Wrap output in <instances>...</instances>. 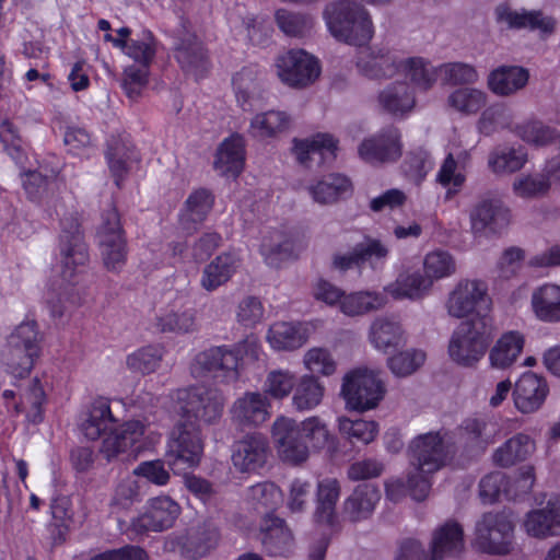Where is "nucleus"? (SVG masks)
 <instances>
[{
  "mask_svg": "<svg viewBox=\"0 0 560 560\" xmlns=\"http://www.w3.org/2000/svg\"><path fill=\"white\" fill-rule=\"evenodd\" d=\"M117 424L118 419L112 411L110 400L97 397L89 406L80 428L91 441L105 436L100 453L107 462L136 459L142 448L144 424L139 420L128 421L120 428Z\"/></svg>",
  "mask_w": 560,
  "mask_h": 560,
  "instance_id": "nucleus-1",
  "label": "nucleus"
},
{
  "mask_svg": "<svg viewBox=\"0 0 560 560\" xmlns=\"http://www.w3.org/2000/svg\"><path fill=\"white\" fill-rule=\"evenodd\" d=\"M272 438L280 458L289 464L299 465L310 455L307 441L314 450L324 448L329 442L326 423L316 416L298 422L292 418L280 417L272 425Z\"/></svg>",
  "mask_w": 560,
  "mask_h": 560,
  "instance_id": "nucleus-2",
  "label": "nucleus"
},
{
  "mask_svg": "<svg viewBox=\"0 0 560 560\" xmlns=\"http://www.w3.org/2000/svg\"><path fill=\"white\" fill-rule=\"evenodd\" d=\"M324 16L330 34L349 45L363 46L374 35L369 11L357 1L341 0L326 7Z\"/></svg>",
  "mask_w": 560,
  "mask_h": 560,
  "instance_id": "nucleus-3",
  "label": "nucleus"
},
{
  "mask_svg": "<svg viewBox=\"0 0 560 560\" xmlns=\"http://www.w3.org/2000/svg\"><path fill=\"white\" fill-rule=\"evenodd\" d=\"M203 438L200 424L179 420L172 429L166 451V462L173 471L194 468L203 455Z\"/></svg>",
  "mask_w": 560,
  "mask_h": 560,
  "instance_id": "nucleus-4",
  "label": "nucleus"
},
{
  "mask_svg": "<svg viewBox=\"0 0 560 560\" xmlns=\"http://www.w3.org/2000/svg\"><path fill=\"white\" fill-rule=\"evenodd\" d=\"M96 235L104 268L109 272H120L127 262L128 243L120 215L113 203L103 210Z\"/></svg>",
  "mask_w": 560,
  "mask_h": 560,
  "instance_id": "nucleus-5",
  "label": "nucleus"
},
{
  "mask_svg": "<svg viewBox=\"0 0 560 560\" xmlns=\"http://www.w3.org/2000/svg\"><path fill=\"white\" fill-rule=\"evenodd\" d=\"M177 399L180 420L184 422L213 424L223 415L225 398L215 388L192 386L180 389Z\"/></svg>",
  "mask_w": 560,
  "mask_h": 560,
  "instance_id": "nucleus-6",
  "label": "nucleus"
},
{
  "mask_svg": "<svg viewBox=\"0 0 560 560\" xmlns=\"http://www.w3.org/2000/svg\"><path fill=\"white\" fill-rule=\"evenodd\" d=\"M89 259V248L79 220L72 215L63 218L59 237V265L63 281L74 284Z\"/></svg>",
  "mask_w": 560,
  "mask_h": 560,
  "instance_id": "nucleus-7",
  "label": "nucleus"
},
{
  "mask_svg": "<svg viewBox=\"0 0 560 560\" xmlns=\"http://www.w3.org/2000/svg\"><path fill=\"white\" fill-rule=\"evenodd\" d=\"M492 332V320L463 322L453 331L448 353L453 361L469 366L485 354Z\"/></svg>",
  "mask_w": 560,
  "mask_h": 560,
  "instance_id": "nucleus-8",
  "label": "nucleus"
},
{
  "mask_svg": "<svg viewBox=\"0 0 560 560\" xmlns=\"http://www.w3.org/2000/svg\"><path fill=\"white\" fill-rule=\"evenodd\" d=\"M242 360L240 346H217L196 354L190 365L194 377H212L221 383L235 382Z\"/></svg>",
  "mask_w": 560,
  "mask_h": 560,
  "instance_id": "nucleus-9",
  "label": "nucleus"
},
{
  "mask_svg": "<svg viewBox=\"0 0 560 560\" xmlns=\"http://www.w3.org/2000/svg\"><path fill=\"white\" fill-rule=\"evenodd\" d=\"M491 299L485 282L478 280H462L450 292L446 300L447 314L455 318H464L470 314L475 317L469 322L481 323L483 317L492 320L489 316Z\"/></svg>",
  "mask_w": 560,
  "mask_h": 560,
  "instance_id": "nucleus-10",
  "label": "nucleus"
},
{
  "mask_svg": "<svg viewBox=\"0 0 560 560\" xmlns=\"http://www.w3.org/2000/svg\"><path fill=\"white\" fill-rule=\"evenodd\" d=\"M340 393L348 410L363 412L378 405L385 388L375 372L357 369L343 376Z\"/></svg>",
  "mask_w": 560,
  "mask_h": 560,
  "instance_id": "nucleus-11",
  "label": "nucleus"
},
{
  "mask_svg": "<svg viewBox=\"0 0 560 560\" xmlns=\"http://www.w3.org/2000/svg\"><path fill=\"white\" fill-rule=\"evenodd\" d=\"M513 533L509 512H488L476 524L475 545L486 553L506 555L512 549Z\"/></svg>",
  "mask_w": 560,
  "mask_h": 560,
  "instance_id": "nucleus-12",
  "label": "nucleus"
},
{
  "mask_svg": "<svg viewBox=\"0 0 560 560\" xmlns=\"http://www.w3.org/2000/svg\"><path fill=\"white\" fill-rule=\"evenodd\" d=\"M447 433L429 432L415 438L410 445V463L419 472L433 474L441 469L454 453Z\"/></svg>",
  "mask_w": 560,
  "mask_h": 560,
  "instance_id": "nucleus-13",
  "label": "nucleus"
},
{
  "mask_svg": "<svg viewBox=\"0 0 560 560\" xmlns=\"http://www.w3.org/2000/svg\"><path fill=\"white\" fill-rule=\"evenodd\" d=\"M469 221L474 236L498 235L509 226L511 211L499 195L487 192L471 207Z\"/></svg>",
  "mask_w": 560,
  "mask_h": 560,
  "instance_id": "nucleus-14",
  "label": "nucleus"
},
{
  "mask_svg": "<svg viewBox=\"0 0 560 560\" xmlns=\"http://www.w3.org/2000/svg\"><path fill=\"white\" fill-rule=\"evenodd\" d=\"M42 335L38 325L33 319L22 322L8 337L7 364L20 376L30 373L34 359L39 353Z\"/></svg>",
  "mask_w": 560,
  "mask_h": 560,
  "instance_id": "nucleus-15",
  "label": "nucleus"
},
{
  "mask_svg": "<svg viewBox=\"0 0 560 560\" xmlns=\"http://www.w3.org/2000/svg\"><path fill=\"white\" fill-rule=\"evenodd\" d=\"M174 57L183 71L196 78L202 77L209 69L207 50L190 30V23L182 19L173 32Z\"/></svg>",
  "mask_w": 560,
  "mask_h": 560,
  "instance_id": "nucleus-16",
  "label": "nucleus"
},
{
  "mask_svg": "<svg viewBox=\"0 0 560 560\" xmlns=\"http://www.w3.org/2000/svg\"><path fill=\"white\" fill-rule=\"evenodd\" d=\"M276 67L280 80L293 88L313 83L320 73L318 61L303 49H291L279 56Z\"/></svg>",
  "mask_w": 560,
  "mask_h": 560,
  "instance_id": "nucleus-17",
  "label": "nucleus"
},
{
  "mask_svg": "<svg viewBox=\"0 0 560 560\" xmlns=\"http://www.w3.org/2000/svg\"><path fill=\"white\" fill-rule=\"evenodd\" d=\"M180 514L179 504L170 497H156L149 501L145 512L131 521L129 529L136 535L164 532L171 528Z\"/></svg>",
  "mask_w": 560,
  "mask_h": 560,
  "instance_id": "nucleus-18",
  "label": "nucleus"
},
{
  "mask_svg": "<svg viewBox=\"0 0 560 560\" xmlns=\"http://www.w3.org/2000/svg\"><path fill=\"white\" fill-rule=\"evenodd\" d=\"M269 452L268 440L262 434H247L232 445V465L241 474L258 472L266 465Z\"/></svg>",
  "mask_w": 560,
  "mask_h": 560,
  "instance_id": "nucleus-19",
  "label": "nucleus"
},
{
  "mask_svg": "<svg viewBox=\"0 0 560 560\" xmlns=\"http://www.w3.org/2000/svg\"><path fill=\"white\" fill-rule=\"evenodd\" d=\"M359 156L370 164H383L397 161L401 155L400 132L388 127L369 138L358 148Z\"/></svg>",
  "mask_w": 560,
  "mask_h": 560,
  "instance_id": "nucleus-20",
  "label": "nucleus"
},
{
  "mask_svg": "<svg viewBox=\"0 0 560 560\" xmlns=\"http://www.w3.org/2000/svg\"><path fill=\"white\" fill-rule=\"evenodd\" d=\"M388 254L389 248L384 242L369 235H363L362 240L354 244L351 252L335 255L332 265L340 271L361 267L365 262H369L372 268H376L385 262Z\"/></svg>",
  "mask_w": 560,
  "mask_h": 560,
  "instance_id": "nucleus-21",
  "label": "nucleus"
},
{
  "mask_svg": "<svg viewBox=\"0 0 560 560\" xmlns=\"http://www.w3.org/2000/svg\"><path fill=\"white\" fill-rule=\"evenodd\" d=\"M270 402L265 394L247 392L231 407V418L240 427L257 428L270 418Z\"/></svg>",
  "mask_w": 560,
  "mask_h": 560,
  "instance_id": "nucleus-22",
  "label": "nucleus"
},
{
  "mask_svg": "<svg viewBox=\"0 0 560 560\" xmlns=\"http://www.w3.org/2000/svg\"><path fill=\"white\" fill-rule=\"evenodd\" d=\"M549 388L545 378L535 373L526 372L515 383L513 390L514 405L522 413L537 411L546 400Z\"/></svg>",
  "mask_w": 560,
  "mask_h": 560,
  "instance_id": "nucleus-23",
  "label": "nucleus"
},
{
  "mask_svg": "<svg viewBox=\"0 0 560 560\" xmlns=\"http://www.w3.org/2000/svg\"><path fill=\"white\" fill-rule=\"evenodd\" d=\"M400 59L387 48L371 47L361 51L357 67L359 71L370 79H387L399 72Z\"/></svg>",
  "mask_w": 560,
  "mask_h": 560,
  "instance_id": "nucleus-24",
  "label": "nucleus"
},
{
  "mask_svg": "<svg viewBox=\"0 0 560 560\" xmlns=\"http://www.w3.org/2000/svg\"><path fill=\"white\" fill-rule=\"evenodd\" d=\"M293 143L298 162L306 167H311V163L316 159L318 165L336 159L337 141L328 133H317L303 140L294 139Z\"/></svg>",
  "mask_w": 560,
  "mask_h": 560,
  "instance_id": "nucleus-25",
  "label": "nucleus"
},
{
  "mask_svg": "<svg viewBox=\"0 0 560 560\" xmlns=\"http://www.w3.org/2000/svg\"><path fill=\"white\" fill-rule=\"evenodd\" d=\"M456 444L468 457H479L492 444V438L487 433V422L482 419H465L455 431Z\"/></svg>",
  "mask_w": 560,
  "mask_h": 560,
  "instance_id": "nucleus-26",
  "label": "nucleus"
},
{
  "mask_svg": "<svg viewBox=\"0 0 560 560\" xmlns=\"http://www.w3.org/2000/svg\"><path fill=\"white\" fill-rule=\"evenodd\" d=\"M528 535L537 538L560 535V497H551L542 509L534 510L524 523Z\"/></svg>",
  "mask_w": 560,
  "mask_h": 560,
  "instance_id": "nucleus-27",
  "label": "nucleus"
},
{
  "mask_svg": "<svg viewBox=\"0 0 560 560\" xmlns=\"http://www.w3.org/2000/svg\"><path fill=\"white\" fill-rule=\"evenodd\" d=\"M463 548V528L458 523L448 521L433 532L429 560H445L446 558L456 557Z\"/></svg>",
  "mask_w": 560,
  "mask_h": 560,
  "instance_id": "nucleus-28",
  "label": "nucleus"
},
{
  "mask_svg": "<svg viewBox=\"0 0 560 560\" xmlns=\"http://www.w3.org/2000/svg\"><path fill=\"white\" fill-rule=\"evenodd\" d=\"M495 18L499 23H505L509 28L539 30L542 33H552L556 21L545 15L541 11H515L509 5L500 4L495 9Z\"/></svg>",
  "mask_w": 560,
  "mask_h": 560,
  "instance_id": "nucleus-29",
  "label": "nucleus"
},
{
  "mask_svg": "<svg viewBox=\"0 0 560 560\" xmlns=\"http://www.w3.org/2000/svg\"><path fill=\"white\" fill-rule=\"evenodd\" d=\"M381 499L378 488L372 483L358 485L343 502V514L352 523L370 518Z\"/></svg>",
  "mask_w": 560,
  "mask_h": 560,
  "instance_id": "nucleus-30",
  "label": "nucleus"
},
{
  "mask_svg": "<svg viewBox=\"0 0 560 560\" xmlns=\"http://www.w3.org/2000/svg\"><path fill=\"white\" fill-rule=\"evenodd\" d=\"M261 544L270 556H285L291 552L294 539L282 518L267 514L260 524Z\"/></svg>",
  "mask_w": 560,
  "mask_h": 560,
  "instance_id": "nucleus-31",
  "label": "nucleus"
},
{
  "mask_svg": "<svg viewBox=\"0 0 560 560\" xmlns=\"http://www.w3.org/2000/svg\"><path fill=\"white\" fill-rule=\"evenodd\" d=\"M432 288V280L420 271L401 272L397 279L384 288L394 300H420Z\"/></svg>",
  "mask_w": 560,
  "mask_h": 560,
  "instance_id": "nucleus-32",
  "label": "nucleus"
},
{
  "mask_svg": "<svg viewBox=\"0 0 560 560\" xmlns=\"http://www.w3.org/2000/svg\"><path fill=\"white\" fill-rule=\"evenodd\" d=\"M533 313L542 323H560V285L545 283L536 288L530 298Z\"/></svg>",
  "mask_w": 560,
  "mask_h": 560,
  "instance_id": "nucleus-33",
  "label": "nucleus"
},
{
  "mask_svg": "<svg viewBox=\"0 0 560 560\" xmlns=\"http://www.w3.org/2000/svg\"><path fill=\"white\" fill-rule=\"evenodd\" d=\"M535 451V442L529 435L517 433L494 450L491 459L494 466L509 468L526 460Z\"/></svg>",
  "mask_w": 560,
  "mask_h": 560,
  "instance_id": "nucleus-34",
  "label": "nucleus"
},
{
  "mask_svg": "<svg viewBox=\"0 0 560 560\" xmlns=\"http://www.w3.org/2000/svg\"><path fill=\"white\" fill-rule=\"evenodd\" d=\"M369 339L380 351L388 352L405 345L401 324L389 317H377L370 326Z\"/></svg>",
  "mask_w": 560,
  "mask_h": 560,
  "instance_id": "nucleus-35",
  "label": "nucleus"
},
{
  "mask_svg": "<svg viewBox=\"0 0 560 560\" xmlns=\"http://www.w3.org/2000/svg\"><path fill=\"white\" fill-rule=\"evenodd\" d=\"M240 258L233 253H223L208 264L201 273L200 285L208 292H213L225 284L236 272Z\"/></svg>",
  "mask_w": 560,
  "mask_h": 560,
  "instance_id": "nucleus-36",
  "label": "nucleus"
},
{
  "mask_svg": "<svg viewBox=\"0 0 560 560\" xmlns=\"http://www.w3.org/2000/svg\"><path fill=\"white\" fill-rule=\"evenodd\" d=\"M245 143L240 135L225 139L219 147L214 161V168L222 175L236 177L243 170L245 162Z\"/></svg>",
  "mask_w": 560,
  "mask_h": 560,
  "instance_id": "nucleus-37",
  "label": "nucleus"
},
{
  "mask_svg": "<svg viewBox=\"0 0 560 560\" xmlns=\"http://www.w3.org/2000/svg\"><path fill=\"white\" fill-rule=\"evenodd\" d=\"M529 79L526 69L517 66H501L490 72L488 88L500 96H509L523 89Z\"/></svg>",
  "mask_w": 560,
  "mask_h": 560,
  "instance_id": "nucleus-38",
  "label": "nucleus"
},
{
  "mask_svg": "<svg viewBox=\"0 0 560 560\" xmlns=\"http://www.w3.org/2000/svg\"><path fill=\"white\" fill-rule=\"evenodd\" d=\"M325 395V386L315 375L304 374L298 377L292 393L291 404L299 412L311 411L318 407Z\"/></svg>",
  "mask_w": 560,
  "mask_h": 560,
  "instance_id": "nucleus-39",
  "label": "nucleus"
},
{
  "mask_svg": "<svg viewBox=\"0 0 560 560\" xmlns=\"http://www.w3.org/2000/svg\"><path fill=\"white\" fill-rule=\"evenodd\" d=\"M378 103L386 113L402 117L412 110L416 98L406 82H395L380 92Z\"/></svg>",
  "mask_w": 560,
  "mask_h": 560,
  "instance_id": "nucleus-40",
  "label": "nucleus"
},
{
  "mask_svg": "<svg viewBox=\"0 0 560 560\" xmlns=\"http://www.w3.org/2000/svg\"><path fill=\"white\" fill-rule=\"evenodd\" d=\"M525 345L524 336L520 331L511 330L503 334L489 352V360L493 368L508 369L516 362Z\"/></svg>",
  "mask_w": 560,
  "mask_h": 560,
  "instance_id": "nucleus-41",
  "label": "nucleus"
},
{
  "mask_svg": "<svg viewBox=\"0 0 560 560\" xmlns=\"http://www.w3.org/2000/svg\"><path fill=\"white\" fill-rule=\"evenodd\" d=\"M308 191L317 203L330 205L350 195L352 184L345 175L332 173L311 185Z\"/></svg>",
  "mask_w": 560,
  "mask_h": 560,
  "instance_id": "nucleus-42",
  "label": "nucleus"
},
{
  "mask_svg": "<svg viewBox=\"0 0 560 560\" xmlns=\"http://www.w3.org/2000/svg\"><path fill=\"white\" fill-rule=\"evenodd\" d=\"M214 197L206 188L194 190L185 202V209L180 215V224L184 230L192 231L197 224L203 222L211 211Z\"/></svg>",
  "mask_w": 560,
  "mask_h": 560,
  "instance_id": "nucleus-43",
  "label": "nucleus"
},
{
  "mask_svg": "<svg viewBox=\"0 0 560 560\" xmlns=\"http://www.w3.org/2000/svg\"><path fill=\"white\" fill-rule=\"evenodd\" d=\"M526 162L527 153L521 147H497L488 155V167L495 175L513 174Z\"/></svg>",
  "mask_w": 560,
  "mask_h": 560,
  "instance_id": "nucleus-44",
  "label": "nucleus"
},
{
  "mask_svg": "<svg viewBox=\"0 0 560 560\" xmlns=\"http://www.w3.org/2000/svg\"><path fill=\"white\" fill-rule=\"evenodd\" d=\"M46 395L39 380L35 378L21 394L20 401L14 404L16 413H25L28 423L38 424L44 420V402Z\"/></svg>",
  "mask_w": 560,
  "mask_h": 560,
  "instance_id": "nucleus-45",
  "label": "nucleus"
},
{
  "mask_svg": "<svg viewBox=\"0 0 560 560\" xmlns=\"http://www.w3.org/2000/svg\"><path fill=\"white\" fill-rule=\"evenodd\" d=\"M340 495V485L335 478H326L317 485V506L315 518L318 523L332 525L336 517V503Z\"/></svg>",
  "mask_w": 560,
  "mask_h": 560,
  "instance_id": "nucleus-46",
  "label": "nucleus"
},
{
  "mask_svg": "<svg viewBox=\"0 0 560 560\" xmlns=\"http://www.w3.org/2000/svg\"><path fill=\"white\" fill-rule=\"evenodd\" d=\"M387 303L386 295L375 291H359L343 295L340 310L348 316H360L377 311Z\"/></svg>",
  "mask_w": 560,
  "mask_h": 560,
  "instance_id": "nucleus-47",
  "label": "nucleus"
},
{
  "mask_svg": "<svg viewBox=\"0 0 560 560\" xmlns=\"http://www.w3.org/2000/svg\"><path fill=\"white\" fill-rule=\"evenodd\" d=\"M156 328L161 332L175 335L190 334L197 330V313L191 307L172 310L156 317Z\"/></svg>",
  "mask_w": 560,
  "mask_h": 560,
  "instance_id": "nucleus-48",
  "label": "nucleus"
},
{
  "mask_svg": "<svg viewBox=\"0 0 560 560\" xmlns=\"http://www.w3.org/2000/svg\"><path fill=\"white\" fill-rule=\"evenodd\" d=\"M513 132L524 142L535 147H545L553 142L560 144L558 131L538 119H528L515 125Z\"/></svg>",
  "mask_w": 560,
  "mask_h": 560,
  "instance_id": "nucleus-49",
  "label": "nucleus"
},
{
  "mask_svg": "<svg viewBox=\"0 0 560 560\" xmlns=\"http://www.w3.org/2000/svg\"><path fill=\"white\" fill-rule=\"evenodd\" d=\"M469 160V154L464 151L460 152L457 160L454 159L452 153H448L443 161L438 175L436 180L443 187L447 188L446 197L450 198L457 194L463 187L466 176L458 171L459 165L462 168L465 167L466 162Z\"/></svg>",
  "mask_w": 560,
  "mask_h": 560,
  "instance_id": "nucleus-50",
  "label": "nucleus"
},
{
  "mask_svg": "<svg viewBox=\"0 0 560 560\" xmlns=\"http://www.w3.org/2000/svg\"><path fill=\"white\" fill-rule=\"evenodd\" d=\"M291 119L285 112L268 110L256 115L250 122V132L256 138H271L285 132Z\"/></svg>",
  "mask_w": 560,
  "mask_h": 560,
  "instance_id": "nucleus-51",
  "label": "nucleus"
},
{
  "mask_svg": "<svg viewBox=\"0 0 560 560\" xmlns=\"http://www.w3.org/2000/svg\"><path fill=\"white\" fill-rule=\"evenodd\" d=\"M399 72L405 73L420 90L427 91L433 86L439 77V67H433L420 57L400 60Z\"/></svg>",
  "mask_w": 560,
  "mask_h": 560,
  "instance_id": "nucleus-52",
  "label": "nucleus"
},
{
  "mask_svg": "<svg viewBox=\"0 0 560 560\" xmlns=\"http://www.w3.org/2000/svg\"><path fill=\"white\" fill-rule=\"evenodd\" d=\"M278 27L290 37L304 38L312 34L314 18L311 14L279 9L275 14Z\"/></svg>",
  "mask_w": 560,
  "mask_h": 560,
  "instance_id": "nucleus-53",
  "label": "nucleus"
},
{
  "mask_svg": "<svg viewBox=\"0 0 560 560\" xmlns=\"http://www.w3.org/2000/svg\"><path fill=\"white\" fill-rule=\"evenodd\" d=\"M219 533L215 526L203 523L189 529L184 548L192 558H200L208 553L217 545Z\"/></svg>",
  "mask_w": 560,
  "mask_h": 560,
  "instance_id": "nucleus-54",
  "label": "nucleus"
},
{
  "mask_svg": "<svg viewBox=\"0 0 560 560\" xmlns=\"http://www.w3.org/2000/svg\"><path fill=\"white\" fill-rule=\"evenodd\" d=\"M267 339L270 346L277 350H294L306 340L300 326L285 322L272 324L268 330Z\"/></svg>",
  "mask_w": 560,
  "mask_h": 560,
  "instance_id": "nucleus-55",
  "label": "nucleus"
},
{
  "mask_svg": "<svg viewBox=\"0 0 560 560\" xmlns=\"http://www.w3.org/2000/svg\"><path fill=\"white\" fill-rule=\"evenodd\" d=\"M338 428L340 434L351 443L364 445L373 442L378 434V424L373 420L341 417L338 419Z\"/></svg>",
  "mask_w": 560,
  "mask_h": 560,
  "instance_id": "nucleus-56",
  "label": "nucleus"
},
{
  "mask_svg": "<svg viewBox=\"0 0 560 560\" xmlns=\"http://www.w3.org/2000/svg\"><path fill=\"white\" fill-rule=\"evenodd\" d=\"M513 113L504 104H494L488 107L478 121L479 131L485 136H491L501 129H512Z\"/></svg>",
  "mask_w": 560,
  "mask_h": 560,
  "instance_id": "nucleus-57",
  "label": "nucleus"
},
{
  "mask_svg": "<svg viewBox=\"0 0 560 560\" xmlns=\"http://www.w3.org/2000/svg\"><path fill=\"white\" fill-rule=\"evenodd\" d=\"M487 103V94L474 88H460L447 97V104L460 114L472 115L478 113Z\"/></svg>",
  "mask_w": 560,
  "mask_h": 560,
  "instance_id": "nucleus-58",
  "label": "nucleus"
},
{
  "mask_svg": "<svg viewBox=\"0 0 560 560\" xmlns=\"http://www.w3.org/2000/svg\"><path fill=\"white\" fill-rule=\"evenodd\" d=\"M248 500L255 510L270 514L282 502V492L273 482H260L248 489Z\"/></svg>",
  "mask_w": 560,
  "mask_h": 560,
  "instance_id": "nucleus-59",
  "label": "nucleus"
},
{
  "mask_svg": "<svg viewBox=\"0 0 560 560\" xmlns=\"http://www.w3.org/2000/svg\"><path fill=\"white\" fill-rule=\"evenodd\" d=\"M298 376L290 370H271L265 380L264 390L273 399L282 400L293 393Z\"/></svg>",
  "mask_w": 560,
  "mask_h": 560,
  "instance_id": "nucleus-60",
  "label": "nucleus"
},
{
  "mask_svg": "<svg viewBox=\"0 0 560 560\" xmlns=\"http://www.w3.org/2000/svg\"><path fill=\"white\" fill-rule=\"evenodd\" d=\"M55 182V173L45 175L38 170L25 172L22 178L25 194L33 202H40L47 198Z\"/></svg>",
  "mask_w": 560,
  "mask_h": 560,
  "instance_id": "nucleus-61",
  "label": "nucleus"
},
{
  "mask_svg": "<svg viewBox=\"0 0 560 560\" xmlns=\"http://www.w3.org/2000/svg\"><path fill=\"white\" fill-rule=\"evenodd\" d=\"M0 141L4 151L14 161L22 162L25 155L26 141L16 124L8 118L0 122Z\"/></svg>",
  "mask_w": 560,
  "mask_h": 560,
  "instance_id": "nucleus-62",
  "label": "nucleus"
},
{
  "mask_svg": "<svg viewBox=\"0 0 560 560\" xmlns=\"http://www.w3.org/2000/svg\"><path fill=\"white\" fill-rule=\"evenodd\" d=\"M548 174H533L518 177L513 183L514 194L523 199H533L545 196L550 189Z\"/></svg>",
  "mask_w": 560,
  "mask_h": 560,
  "instance_id": "nucleus-63",
  "label": "nucleus"
},
{
  "mask_svg": "<svg viewBox=\"0 0 560 560\" xmlns=\"http://www.w3.org/2000/svg\"><path fill=\"white\" fill-rule=\"evenodd\" d=\"M439 77L452 85L474 84L479 80L475 67L465 62H447L439 66Z\"/></svg>",
  "mask_w": 560,
  "mask_h": 560,
  "instance_id": "nucleus-64",
  "label": "nucleus"
}]
</instances>
